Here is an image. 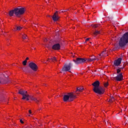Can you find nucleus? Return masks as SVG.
Instances as JSON below:
<instances>
[{"label": "nucleus", "instance_id": "1", "mask_svg": "<svg viewBox=\"0 0 128 128\" xmlns=\"http://www.w3.org/2000/svg\"><path fill=\"white\" fill-rule=\"evenodd\" d=\"M26 12V8H17L12 10L9 12L8 16H14L15 14L17 18H20V16H22Z\"/></svg>", "mask_w": 128, "mask_h": 128}, {"label": "nucleus", "instance_id": "2", "mask_svg": "<svg viewBox=\"0 0 128 128\" xmlns=\"http://www.w3.org/2000/svg\"><path fill=\"white\" fill-rule=\"evenodd\" d=\"M92 58H78L76 60H73V62L76 64H84V62H94V60H99L100 59L96 58V56H92Z\"/></svg>", "mask_w": 128, "mask_h": 128}, {"label": "nucleus", "instance_id": "3", "mask_svg": "<svg viewBox=\"0 0 128 128\" xmlns=\"http://www.w3.org/2000/svg\"><path fill=\"white\" fill-rule=\"evenodd\" d=\"M100 81L97 80L96 82H94L92 84V86H93L94 89L93 90L94 92L96 94H104V88L103 87H102L100 86Z\"/></svg>", "mask_w": 128, "mask_h": 128}, {"label": "nucleus", "instance_id": "4", "mask_svg": "<svg viewBox=\"0 0 128 128\" xmlns=\"http://www.w3.org/2000/svg\"><path fill=\"white\" fill-rule=\"evenodd\" d=\"M128 44V32L124 34L120 38L119 41V46L124 48Z\"/></svg>", "mask_w": 128, "mask_h": 128}, {"label": "nucleus", "instance_id": "5", "mask_svg": "<svg viewBox=\"0 0 128 128\" xmlns=\"http://www.w3.org/2000/svg\"><path fill=\"white\" fill-rule=\"evenodd\" d=\"M74 98H76V95L74 94V92L68 93L66 95H64L63 98L64 102H72Z\"/></svg>", "mask_w": 128, "mask_h": 128}, {"label": "nucleus", "instance_id": "6", "mask_svg": "<svg viewBox=\"0 0 128 128\" xmlns=\"http://www.w3.org/2000/svg\"><path fill=\"white\" fill-rule=\"evenodd\" d=\"M22 96V100H30V95L28 94V92L26 90H20L18 92Z\"/></svg>", "mask_w": 128, "mask_h": 128}, {"label": "nucleus", "instance_id": "7", "mask_svg": "<svg viewBox=\"0 0 128 128\" xmlns=\"http://www.w3.org/2000/svg\"><path fill=\"white\" fill-rule=\"evenodd\" d=\"M72 68V63L70 62L68 64H65L62 68V72H68Z\"/></svg>", "mask_w": 128, "mask_h": 128}, {"label": "nucleus", "instance_id": "8", "mask_svg": "<svg viewBox=\"0 0 128 128\" xmlns=\"http://www.w3.org/2000/svg\"><path fill=\"white\" fill-rule=\"evenodd\" d=\"M28 66L34 72L38 70V66L35 63L31 62L29 64Z\"/></svg>", "mask_w": 128, "mask_h": 128}, {"label": "nucleus", "instance_id": "9", "mask_svg": "<svg viewBox=\"0 0 128 128\" xmlns=\"http://www.w3.org/2000/svg\"><path fill=\"white\" fill-rule=\"evenodd\" d=\"M116 80L117 82H122L124 80V76H122V73L120 72L119 74H118L117 76L114 78Z\"/></svg>", "mask_w": 128, "mask_h": 128}, {"label": "nucleus", "instance_id": "10", "mask_svg": "<svg viewBox=\"0 0 128 128\" xmlns=\"http://www.w3.org/2000/svg\"><path fill=\"white\" fill-rule=\"evenodd\" d=\"M122 58H119L114 62V66H118L122 64Z\"/></svg>", "mask_w": 128, "mask_h": 128}, {"label": "nucleus", "instance_id": "11", "mask_svg": "<svg viewBox=\"0 0 128 128\" xmlns=\"http://www.w3.org/2000/svg\"><path fill=\"white\" fill-rule=\"evenodd\" d=\"M52 50H60V43L54 44L52 46Z\"/></svg>", "mask_w": 128, "mask_h": 128}, {"label": "nucleus", "instance_id": "12", "mask_svg": "<svg viewBox=\"0 0 128 128\" xmlns=\"http://www.w3.org/2000/svg\"><path fill=\"white\" fill-rule=\"evenodd\" d=\"M10 80L8 79V76H5L1 82V84H8Z\"/></svg>", "mask_w": 128, "mask_h": 128}, {"label": "nucleus", "instance_id": "13", "mask_svg": "<svg viewBox=\"0 0 128 128\" xmlns=\"http://www.w3.org/2000/svg\"><path fill=\"white\" fill-rule=\"evenodd\" d=\"M82 90H84L83 88H80L78 87L76 88V92L74 93V94H75L76 96V95L79 94L80 92H82Z\"/></svg>", "mask_w": 128, "mask_h": 128}, {"label": "nucleus", "instance_id": "14", "mask_svg": "<svg viewBox=\"0 0 128 128\" xmlns=\"http://www.w3.org/2000/svg\"><path fill=\"white\" fill-rule=\"evenodd\" d=\"M56 14H58V11H56L54 14L53 15L52 20H54V22H56L57 20H58V18H60V17L56 15Z\"/></svg>", "mask_w": 128, "mask_h": 128}, {"label": "nucleus", "instance_id": "15", "mask_svg": "<svg viewBox=\"0 0 128 128\" xmlns=\"http://www.w3.org/2000/svg\"><path fill=\"white\" fill-rule=\"evenodd\" d=\"M30 98V99L31 100H34V102H36V104H38V102H40L36 98H34V96H32L29 95V100Z\"/></svg>", "mask_w": 128, "mask_h": 128}, {"label": "nucleus", "instance_id": "16", "mask_svg": "<svg viewBox=\"0 0 128 128\" xmlns=\"http://www.w3.org/2000/svg\"><path fill=\"white\" fill-rule=\"evenodd\" d=\"M6 77L4 74H2V73H0V84H2V80Z\"/></svg>", "mask_w": 128, "mask_h": 128}, {"label": "nucleus", "instance_id": "17", "mask_svg": "<svg viewBox=\"0 0 128 128\" xmlns=\"http://www.w3.org/2000/svg\"><path fill=\"white\" fill-rule=\"evenodd\" d=\"M100 56H106V52L103 51L101 54H100Z\"/></svg>", "mask_w": 128, "mask_h": 128}, {"label": "nucleus", "instance_id": "18", "mask_svg": "<svg viewBox=\"0 0 128 128\" xmlns=\"http://www.w3.org/2000/svg\"><path fill=\"white\" fill-rule=\"evenodd\" d=\"M114 101V97L111 96L108 102H112Z\"/></svg>", "mask_w": 128, "mask_h": 128}, {"label": "nucleus", "instance_id": "19", "mask_svg": "<svg viewBox=\"0 0 128 128\" xmlns=\"http://www.w3.org/2000/svg\"><path fill=\"white\" fill-rule=\"evenodd\" d=\"M100 34V32L99 30H96L95 32H94V36H98V34Z\"/></svg>", "mask_w": 128, "mask_h": 128}, {"label": "nucleus", "instance_id": "20", "mask_svg": "<svg viewBox=\"0 0 128 128\" xmlns=\"http://www.w3.org/2000/svg\"><path fill=\"white\" fill-rule=\"evenodd\" d=\"M22 38L23 40H26L28 38V36L26 34H22Z\"/></svg>", "mask_w": 128, "mask_h": 128}, {"label": "nucleus", "instance_id": "21", "mask_svg": "<svg viewBox=\"0 0 128 128\" xmlns=\"http://www.w3.org/2000/svg\"><path fill=\"white\" fill-rule=\"evenodd\" d=\"M120 72H121L120 69L118 68H116V74H120Z\"/></svg>", "mask_w": 128, "mask_h": 128}, {"label": "nucleus", "instance_id": "22", "mask_svg": "<svg viewBox=\"0 0 128 128\" xmlns=\"http://www.w3.org/2000/svg\"><path fill=\"white\" fill-rule=\"evenodd\" d=\"M49 60H51L52 62H56V57H53L52 58H50Z\"/></svg>", "mask_w": 128, "mask_h": 128}, {"label": "nucleus", "instance_id": "23", "mask_svg": "<svg viewBox=\"0 0 128 128\" xmlns=\"http://www.w3.org/2000/svg\"><path fill=\"white\" fill-rule=\"evenodd\" d=\"M22 28L20 26H17L16 27L17 30H22Z\"/></svg>", "mask_w": 128, "mask_h": 128}, {"label": "nucleus", "instance_id": "24", "mask_svg": "<svg viewBox=\"0 0 128 128\" xmlns=\"http://www.w3.org/2000/svg\"><path fill=\"white\" fill-rule=\"evenodd\" d=\"M28 62L26 61V60H24L22 62V64L24 66H26V63Z\"/></svg>", "mask_w": 128, "mask_h": 128}, {"label": "nucleus", "instance_id": "25", "mask_svg": "<svg viewBox=\"0 0 128 128\" xmlns=\"http://www.w3.org/2000/svg\"><path fill=\"white\" fill-rule=\"evenodd\" d=\"M108 86V82L104 83V86L105 88H106V86Z\"/></svg>", "mask_w": 128, "mask_h": 128}, {"label": "nucleus", "instance_id": "26", "mask_svg": "<svg viewBox=\"0 0 128 128\" xmlns=\"http://www.w3.org/2000/svg\"><path fill=\"white\" fill-rule=\"evenodd\" d=\"M100 26V24H94L93 26L94 28H98V26Z\"/></svg>", "mask_w": 128, "mask_h": 128}, {"label": "nucleus", "instance_id": "27", "mask_svg": "<svg viewBox=\"0 0 128 128\" xmlns=\"http://www.w3.org/2000/svg\"><path fill=\"white\" fill-rule=\"evenodd\" d=\"M124 66H120V67H118V68H120V70H124Z\"/></svg>", "mask_w": 128, "mask_h": 128}, {"label": "nucleus", "instance_id": "28", "mask_svg": "<svg viewBox=\"0 0 128 128\" xmlns=\"http://www.w3.org/2000/svg\"><path fill=\"white\" fill-rule=\"evenodd\" d=\"M70 10V9H67V10H62V12H66V10Z\"/></svg>", "mask_w": 128, "mask_h": 128}, {"label": "nucleus", "instance_id": "29", "mask_svg": "<svg viewBox=\"0 0 128 128\" xmlns=\"http://www.w3.org/2000/svg\"><path fill=\"white\" fill-rule=\"evenodd\" d=\"M90 40V38H87L86 40V42H88Z\"/></svg>", "mask_w": 128, "mask_h": 128}, {"label": "nucleus", "instance_id": "30", "mask_svg": "<svg viewBox=\"0 0 128 128\" xmlns=\"http://www.w3.org/2000/svg\"><path fill=\"white\" fill-rule=\"evenodd\" d=\"M28 112L30 114H32V110H29Z\"/></svg>", "mask_w": 128, "mask_h": 128}, {"label": "nucleus", "instance_id": "31", "mask_svg": "<svg viewBox=\"0 0 128 128\" xmlns=\"http://www.w3.org/2000/svg\"><path fill=\"white\" fill-rule=\"evenodd\" d=\"M20 122L21 124H24V121H22V120H20Z\"/></svg>", "mask_w": 128, "mask_h": 128}, {"label": "nucleus", "instance_id": "32", "mask_svg": "<svg viewBox=\"0 0 128 128\" xmlns=\"http://www.w3.org/2000/svg\"><path fill=\"white\" fill-rule=\"evenodd\" d=\"M26 60L27 61V60H28V57H27L26 59Z\"/></svg>", "mask_w": 128, "mask_h": 128}, {"label": "nucleus", "instance_id": "33", "mask_svg": "<svg viewBox=\"0 0 128 128\" xmlns=\"http://www.w3.org/2000/svg\"><path fill=\"white\" fill-rule=\"evenodd\" d=\"M115 48H118V46H115Z\"/></svg>", "mask_w": 128, "mask_h": 128}, {"label": "nucleus", "instance_id": "34", "mask_svg": "<svg viewBox=\"0 0 128 128\" xmlns=\"http://www.w3.org/2000/svg\"><path fill=\"white\" fill-rule=\"evenodd\" d=\"M46 40H48V39L44 40V42H46Z\"/></svg>", "mask_w": 128, "mask_h": 128}, {"label": "nucleus", "instance_id": "35", "mask_svg": "<svg viewBox=\"0 0 128 128\" xmlns=\"http://www.w3.org/2000/svg\"><path fill=\"white\" fill-rule=\"evenodd\" d=\"M48 16L49 18H50V15H48Z\"/></svg>", "mask_w": 128, "mask_h": 128}, {"label": "nucleus", "instance_id": "36", "mask_svg": "<svg viewBox=\"0 0 128 128\" xmlns=\"http://www.w3.org/2000/svg\"><path fill=\"white\" fill-rule=\"evenodd\" d=\"M108 124H110V122H108Z\"/></svg>", "mask_w": 128, "mask_h": 128}]
</instances>
